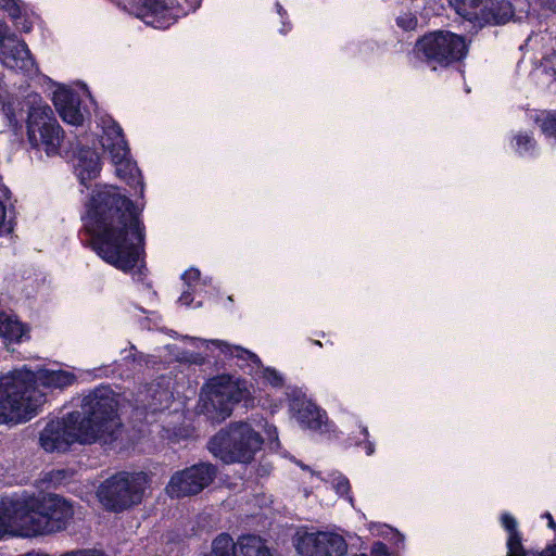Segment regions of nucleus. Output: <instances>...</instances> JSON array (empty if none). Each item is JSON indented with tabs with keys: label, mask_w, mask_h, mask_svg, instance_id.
<instances>
[{
	"label": "nucleus",
	"mask_w": 556,
	"mask_h": 556,
	"mask_svg": "<svg viewBox=\"0 0 556 556\" xmlns=\"http://www.w3.org/2000/svg\"><path fill=\"white\" fill-rule=\"evenodd\" d=\"M289 410L301 428L318 431L327 421V413L298 387L286 392Z\"/></svg>",
	"instance_id": "obj_14"
},
{
	"label": "nucleus",
	"mask_w": 556,
	"mask_h": 556,
	"mask_svg": "<svg viewBox=\"0 0 556 556\" xmlns=\"http://www.w3.org/2000/svg\"><path fill=\"white\" fill-rule=\"evenodd\" d=\"M501 525L508 532V535L513 534L514 532H519L517 529V520L509 513H503L501 515Z\"/></svg>",
	"instance_id": "obj_37"
},
{
	"label": "nucleus",
	"mask_w": 556,
	"mask_h": 556,
	"mask_svg": "<svg viewBox=\"0 0 556 556\" xmlns=\"http://www.w3.org/2000/svg\"><path fill=\"white\" fill-rule=\"evenodd\" d=\"M211 345L219 350L220 354L225 357L233 358L236 361V366L247 375L252 376L253 374L258 372L262 367L261 358L255 353L240 345H231L228 342L218 339L212 340Z\"/></svg>",
	"instance_id": "obj_17"
},
{
	"label": "nucleus",
	"mask_w": 556,
	"mask_h": 556,
	"mask_svg": "<svg viewBox=\"0 0 556 556\" xmlns=\"http://www.w3.org/2000/svg\"><path fill=\"white\" fill-rule=\"evenodd\" d=\"M263 443L261 433L249 422L235 421L216 432L207 446L224 464H250L261 451Z\"/></svg>",
	"instance_id": "obj_6"
},
{
	"label": "nucleus",
	"mask_w": 556,
	"mask_h": 556,
	"mask_svg": "<svg viewBox=\"0 0 556 556\" xmlns=\"http://www.w3.org/2000/svg\"><path fill=\"white\" fill-rule=\"evenodd\" d=\"M539 1L541 2V4L544 8L548 9L553 12H556V0H539Z\"/></svg>",
	"instance_id": "obj_45"
},
{
	"label": "nucleus",
	"mask_w": 556,
	"mask_h": 556,
	"mask_svg": "<svg viewBox=\"0 0 556 556\" xmlns=\"http://www.w3.org/2000/svg\"><path fill=\"white\" fill-rule=\"evenodd\" d=\"M353 445L361 447L365 451L366 455L370 456L375 453V443L369 440V431L366 426H358V435L350 438Z\"/></svg>",
	"instance_id": "obj_29"
},
{
	"label": "nucleus",
	"mask_w": 556,
	"mask_h": 556,
	"mask_svg": "<svg viewBox=\"0 0 556 556\" xmlns=\"http://www.w3.org/2000/svg\"><path fill=\"white\" fill-rule=\"evenodd\" d=\"M129 148H118L117 151L110 153L111 160L116 167L117 176L142 197L143 178L137 163L129 157Z\"/></svg>",
	"instance_id": "obj_15"
},
{
	"label": "nucleus",
	"mask_w": 556,
	"mask_h": 556,
	"mask_svg": "<svg viewBox=\"0 0 556 556\" xmlns=\"http://www.w3.org/2000/svg\"><path fill=\"white\" fill-rule=\"evenodd\" d=\"M276 9H277V13L281 16V18H283L285 15H287V11L283 9V7L279 2H276Z\"/></svg>",
	"instance_id": "obj_47"
},
{
	"label": "nucleus",
	"mask_w": 556,
	"mask_h": 556,
	"mask_svg": "<svg viewBox=\"0 0 556 556\" xmlns=\"http://www.w3.org/2000/svg\"><path fill=\"white\" fill-rule=\"evenodd\" d=\"M36 374L35 371H33ZM36 376V389L40 392L38 388V383H40L45 388H53V389H65L74 384L77 380L75 374L67 370H51V369H42L39 372V376ZM41 393H43L41 391Z\"/></svg>",
	"instance_id": "obj_22"
},
{
	"label": "nucleus",
	"mask_w": 556,
	"mask_h": 556,
	"mask_svg": "<svg viewBox=\"0 0 556 556\" xmlns=\"http://www.w3.org/2000/svg\"><path fill=\"white\" fill-rule=\"evenodd\" d=\"M547 552H549L548 556H556V543L547 545Z\"/></svg>",
	"instance_id": "obj_50"
},
{
	"label": "nucleus",
	"mask_w": 556,
	"mask_h": 556,
	"mask_svg": "<svg viewBox=\"0 0 556 556\" xmlns=\"http://www.w3.org/2000/svg\"><path fill=\"white\" fill-rule=\"evenodd\" d=\"M2 62L5 66L18 70L25 75L37 74L38 65L24 40L16 41L12 46H3L1 49Z\"/></svg>",
	"instance_id": "obj_16"
},
{
	"label": "nucleus",
	"mask_w": 556,
	"mask_h": 556,
	"mask_svg": "<svg viewBox=\"0 0 556 556\" xmlns=\"http://www.w3.org/2000/svg\"><path fill=\"white\" fill-rule=\"evenodd\" d=\"M507 556H526L527 549L522 544V534L520 532H514L509 534L506 542Z\"/></svg>",
	"instance_id": "obj_31"
},
{
	"label": "nucleus",
	"mask_w": 556,
	"mask_h": 556,
	"mask_svg": "<svg viewBox=\"0 0 556 556\" xmlns=\"http://www.w3.org/2000/svg\"><path fill=\"white\" fill-rule=\"evenodd\" d=\"M217 471L215 465L200 462L176 471L170 477L166 491L176 498L197 495L215 480Z\"/></svg>",
	"instance_id": "obj_11"
},
{
	"label": "nucleus",
	"mask_w": 556,
	"mask_h": 556,
	"mask_svg": "<svg viewBox=\"0 0 556 556\" xmlns=\"http://www.w3.org/2000/svg\"><path fill=\"white\" fill-rule=\"evenodd\" d=\"M354 556H367L366 554H356Z\"/></svg>",
	"instance_id": "obj_54"
},
{
	"label": "nucleus",
	"mask_w": 556,
	"mask_h": 556,
	"mask_svg": "<svg viewBox=\"0 0 556 556\" xmlns=\"http://www.w3.org/2000/svg\"><path fill=\"white\" fill-rule=\"evenodd\" d=\"M541 130L549 138L556 139V111L547 112L541 119Z\"/></svg>",
	"instance_id": "obj_33"
},
{
	"label": "nucleus",
	"mask_w": 556,
	"mask_h": 556,
	"mask_svg": "<svg viewBox=\"0 0 556 556\" xmlns=\"http://www.w3.org/2000/svg\"><path fill=\"white\" fill-rule=\"evenodd\" d=\"M311 342H312L313 344H315V345L323 346L321 342H320V341H318V340H314V341H313V340H311Z\"/></svg>",
	"instance_id": "obj_51"
},
{
	"label": "nucleus",
	"mask_w": 556,
	"mask_h": 556,
	"mask_svg": "<svg viewBox=\"0 0 556 556\" xmlns=\"http://www.w3.org/2000/svg\"><path fill=\"white\" fill-rule=\"evenodd\" d=\"M81 216L85 247L116 269L146 275L142 210L116 186L97 185Z\"/></svg>",
	"instance_id": "obj_1"
},
{
	"label": "nucleus",
	"mask_w": 556,
	"mask_h": 556,
	"mask_svg": "<svg viewBox=\"0 0 556 556\" xmlns=\"http://www.w3.org/2000/svg\"><path fill=\"white\" fill-rule=\"evenodd\" d=\"M1 112L7 118L10 126H17L18 118L16 116V105L20 104L17 99L10 93H0Z\"/></svg>",
	"instance_id": "obj_28"
},
{
	"label": "nucleus",
	"mask_w": 556,
	"mask_h": 556,
	"mask_svg": "<svg viewBox=\"0 0 556 556\" xmlns=\"http://www.w3.org/2000/svg\"><path fill=\"white\" fill-rule=\"evenodd\" d=\"M78 421L88 444H114L124 425L118 414V401L110 387H99L83 400Z\"/></svg>",
	"instance_id": "obj_3"
},
{
	"label": "nucleus",
	"mask_w": 556,
	"mask_h": 556,
	"mask_svg": "<svg viewBox=\"0 0 556 556\" xmlns=\"http://www.w3.org/2000/svg\"><path fill=\"white\" fill-rule=\"evenodd\" d=\"M286 25H287V24L283 22V27H286ZM289 29H291V25H290V23H288V30H289ZM281 31H287V29H286V28H282V29H281Z\"/></svg>",
	"instance_id": "obj_52"
},
{
	"label": "nucleus",
	"mask_w": 556,
	"mask_h": 556,
	"mask_svg": "<svg viewBox=\"0 0 556 556\" xmlns=\"http://www.w3.org/2000/svg\"><path fill=\"white\" fill-rule=\"evenodd\" d=\"M46 401V393L36 389L35 374L26 366L0 377V425L30 420Z\"/></svg>",
	"instance_id": "obj_4"
},
{
	"label": "nucleus",
	"mask_w": 556,
	"mask_h": 556,
	"mask_svg": "<svg viewBox=\"0 0 556 556\" xmlns=\"http://www.w3.org/2000/svg\"><path fill=\"white\" fill-rule=\"evenodd\" d=\"M231 546L230 534L220 533L213 540L212 551L205 556H227Z\"/></svg>",
	"instance_id": "obj_30"
},
{
	"label": "nucleus",
	"mask_w": 556,
	"mask_h": 556,
	"mask_svg": "<svg viewBox=\"0 0 556 556\" xmlns=\"http://www.w3.org/2000/svg\"><path fill=\"white\" fill-rule=\"evenodd\" d=\"M200 270L198 268L191 267L187 269L182 275L181 279L188 285L191 286L193 282H198L200 279Z\"/></svg>",
	"instance_id": "obj_40"
},
{
	"label": "nucleus",
	"mask_w": 556,
	"mask_h": 556,
	"mask_svg": "<svg viewBox=\"0 0 556 556\" xmlns=\"http://www.w3.org/2000/svg\"><path fill=\"white\" fill-rule=\"evenodd\" d=\"M7 526H16L22 535L33 538L64 531L74 517L70 501L54 493L14 494L4 497Z\"/></svg>",
	"instance_id": "obj_2"
},
{
	"label": "nucleus",
	"mask_w": 556,
	"mask_h": 556,
	"mask_svg": "<svg viewBox=\"0 0 556 556\" xmlns=\"http://www.w3.org/2000/svg\"><path fill=\"white\" fill-rule=\"evenodd\" d=\"M31 29H33V25H31V23H30V22L25 21V22L23 23L22 30H23L24 33H29Z\"/></svg>",
	"instance_id": "obj_49"
},
{
	"label": "nucleus",
	"mask_w": 556,
	"mask_h": 556,
	"mask_svg": "<svg viewBox=\"0 0 556 556\" xmlns=\"http://www.w3.org/2000/svg\"><path fill=\"white\" fill-rule=\"evenodd\" d=\"M514 16L509 0H485L480 9V22L488 25H504Z\"/></svg>",
	"instance_id": "obj_21"
},
{
	"label": "nucleus",
	"mask_w": 556,
	"mask_h": 556,
	"mask_svg": "<svg viewBox=\"0 0 556 556\" xmlns=\"http://www.w3.org/2000/svg\"><path fill=\"white\" fill-rule=\"evenodd\" d=\"M368 529L372 535L388 540L396 548L404 547L405 536L397 529L382 522H370Z\"/></svg>",
	"instance_id": "obj_25"
},
{
	"label": "nucleus",
	"mask_w": 556,
	"mask_h": 556,
	"mask_svg": "<svg viewBox=\"0 0 556 556\" xmlns=\"http://www.w3.org/2000/svg\"><path fill=\"white\" fill-rule=\"evenodd\" d=\"M515 152L521 157H533L536 155V141L529 132H518L511 140Z\"/></svg>",
	"instance_id": "obj_26"
},
{
	"label": "nucleus",
	"mask_w": 556,
	"mask_h": 556,
	"mask_svg": "<svg viewBox=\"0 0 556 556\" xmlns=\"http://www.w3.org/2000/svg\"><path fill=\"white\" fill-rule=\"evenodd\" d=\"M144 484L143 472L119 471L101 482L97 497L106 511L119 514L141 503Z\"/></svg>",
	"instance_id": "obj_7"
},
{
	"label": "nucleus",
	"mask_w": 556,
	"mask_h": 556,
	"mask_svg": "<svg viewBox=\"0 0 556 556\" xmlns=\"http://www.w3.org/2000/svg\"><path fill=\"white\" fill-rule=\"evenodd\" d=\"M18 556H49L47 555L46 553H41V552H36V551H30V552H27L23 555H18Z\"/></svg>",
	"instance_id": "obj_48"
},
{
	"label": "nucleus",
	"mask_w": 556,
	"mask_h": 556,
	"mask_svg": "<svg viewBox=\"0 0 556 556\" xmlns=\"http://www.w3.org/2000/svg\"><path fill=\"white\" fill-rule=\"evenodd\" d=\"M181 304L190 305V303L193 301L192 292L185 291L181 293L178 300Z\"/></svg>",
	"instance_id": "obj_43"
},
{
	"label": "nucleus",
	"mask_w": 556,
	"mask_h": 556,
	"mask_svg": "<svg viewBox=\"0 0 556 556\" xmlns=\"http://www.w3.org/2000/svg\"><path fill=\"white\" fill-rule=\"evenodd\" d=\"M52 101L63 122L73 126L83 125L84 115L80 111V100L73 90L59 88L54 91Z\"/></svg>",
	"instance_id": "obj_18"
},
{
	"label": "nucleus",
	"mask_w": 556,
	"mask_h": 556,
	"mask_svg": "<svg viewBox=\"0 0 556 556\" xmlns=\"http://www.w3.org/2000/svg\"><path fill=\"white\" fill-rule=\"evenodd\" d=\"M395 24L399 28H401L404 31H412L415 30L418 26V18L417 15L410 11L401 13L395 18Z\"/></svg>",
	"instance_id": "obj_32"
},
{
	"label": "nucleus",
	"mask_w": 556,
	"mask_h": 556,
	"mask_svg": "<svg viewBox=\"0 0 556 556\" xmlns=\"http://www.w3.org/2000/svg\"><path fill=\"white\" fill-rule=\"evenodd\" d=\"M26 124L27 138L34 149L42 148L48 156L59 154L64 130L48 104L30 106Z\"/></svg>",
	"instance_id": "obj_9"
},
{
	"label": "nucleus",
	"mask_w": 556,
	"mask_h": 556,
	"mask_svg": "<svg viewBox=\"0 0 556 556\" xmlns=\"http://www.w3.org/2000/svg\"><path fill=\"white\" fill-rule=\"evenodd\" d=\"M470 40L446 29L429 30L418 37L413 52L431 71L458 67L468 56Z\"/></svg>",
	"instance_id": "obj_5"
},
{
	"label": "nucleus",
	"mask_w": 556,
	"mask_h": 556,
	"mask_svg": "<svg viewBox=\"0 0 556 556\" xmlns=\"http://www.w3.org/2000/svg\"><path fill=\"white\" fill-rule=\"evenodd\" d=\"M333 486L338 494L341 496L348 495V478L344 476H340L338 478V482Z\"/></svg>",
	"instance_id": "obj_41"
},
{
	"label": "nucleus",
	"mask_w": 556,
	"mask_h": 556,
	"mask_svg": "<svg viewBox=\"0 0 556 556\" xmlns=\"http://www.w3.org/2000/svg\"><path fill=\"white\" fill-rule=\"evenodd\" d=\"M485 0H455L454 7L460 16L468 21H480V9Z\"/></svg>",
	"instance_id": "obj_27"
},
{
	"label": "nucleus",
	"mask_w": 556,
	"mask_h": 556,
	"mask_svg": "<svg viewBox=\"0 0 556 556\" xmlns=\"http://www.w3.org/2000/svg\"><path fill=\"white\" fill-rule=\"evenodd\" d=\"M13 227L12 220H7V206L0 201V235L12 232Z\"/></svg>",
	"instance_id": "obj_36"
},
{
	"label": "nucleus",
	"mask_w": 556,
	"mask_h": 556,
	"mask_svg": "<svg viewBox=\"0 0 556 556\" xmlns=\"http://www.w3.org/2000/svg\"><path fill=\"white\" fill-rule=\"evenodd\" d=\"M20 0H0V9L5 11L9 16L16 21L22 17V8Z\"/></svg>",
	"instance_id": "obj_34"
},
{
	"label": "nucleus",
	"mask_w": 556,
	"mask_h": 556,
	"mask_svg": "<svg viewBox=\"0 0 556 556\" xmlns=\"http://www.w3.org/2000/svg\"><path fill=\"white\" fill-rule=\"evenodd\" d=\"M293 545L300 556H344L348 543L330 531H296Z\"/></svg>",
	"instance_id": "obj_12"
},
{
	"label": "nucleus",
	"mask_w": 556,
	"mask_h": 556,
	"mask_svg": "<svg viewBox=\"0 0 556 556\" xmlns=\"http://www.w3.org/2000/svg\"><path fill=\"white\" fill-rule=\"evenodd\" d=\"M230 543L232 546L227 556H277L266 541L255 534L241 535L236 543L230 536Z\"/></svg>",
	"instance_id": "obj_19"
},
{
	"label": "nucleus",
	"mask_w": 556,
	"mask_h": 556,
	"mask_svg": "<svg viewBox=\"0 0 556 556\" xmlns=\"http://www.w3.org/2000/svg\"><path fill=\"white\" fill-rule=\"evenodd\" d=\"M61 556H108V555L103 551H100L97 548H80V549L66 552Z\"/></svg>",
	"instance_id": "obj_38"
},
{
	"label": "nucleus",
	"mask_w": 556,
	"mask_h": 556,
	"mask_svg": "<svg viewBox=\"0 0 556 556\" xmlns=\"http://www.w3.org/2000/svg\"><path fill=\"white\" fill-rule=\"evenodd\" d=\"M130 12L147 25L166 29L186 15L177 0H130Z\"/></svg>",
	"instance_id": "obj_13"
},
{
	"label": "nucleus",
	"mask_w": 556,
	"mask_h": 556,
	"mask_svg": "<svg viewBox=\"0 0 556 556\" xmlns=\"http://www.w3.org/2000/svg\"><path fill=\"white\" fill-rule=\"evenodd\" d=\"M350 505L354 508V498L350 495L349 498Z\"/></svg>",
	"instance_id": "obj_53"
},
{
	"label": "nucleus",
	"mask_w": 556,
	"mask_h": 556,
	"mask_svg": "<svg viewBox=\"0 0 556 556\" xmlns=\"http://www.w3.org/2000/svg\"><path fill=\"white\" fill-rule=\"evenodd\" d=\"M101 142L109 153L117 151L118 148H128L122 127L114 121L104 128Z\"/></svg>",
	"instance_id": "obj_24"
},
{
	"label": "nucleus",
	"mask_w": 556,
	"mask_h": 556,
	"mask_svg": "<svg viewBox=\"0 0 556 556\" xmlns=\"http://www.w3.org/2000/svg\"><path fill=\"white\" fill-rule=\"evenodd\" d=\"M27 331L28 328L24 324L0 312V337L5 345L22 342Z\"/></svg>",
	"instance_id": "obj_23"
},
{
	"label": "nucleus",
	"mask_w": 556,
	"mask_h": 556,
	"mask_svg": "<svg viewBox=\"0 0 556 556\" xmlns=\"http://www.w3.org/2000/svg\"><path fill=\"white\" fill-rule=\"evenodd\" d=\"M5 513H4V506H3V500L0 501V532L3 531L7 526V519H5Z\"/></svg>",
	"instance_id": "obj_42"
},
{
	"label": "nucleus",
	"mask_w": 556,
	"mask_h": 556,
	"mask_svg": "<svg viewBox=\"0 0 556 556\" xmlns=\"http://www.w3.org/2000/svg\"><path fill=\"white\" fill-rule=\"evenodd\" d=\"M264 378L270 386H273L275 388H279V387L283 386V377L275 368H271V367L265 368L264 369Z\"/></svg>",
	"instance_id": "obj_35"
},
{
	"label": "nucleus",
	"mask_w": 556,
	"mask_h": 556,
	"mask_svg": "<svg viewBox=\"0 0 556 556\" xmlns=\"http://www.w3.org/2000/svg\"><path fill=\"white\" fill-rule=\"evenodd\" d=\"M79 410L50 420L40 432V446L47 452H66L74 443L88 444L78 421Z\"/></svg>",
	"instance_id": "obj_10"
},
{
	"label": "nucleus",
	"mask_w": 556,
	"mask_h": 556,
	"mask_svg": "<svg viewBox=\"0 0 556 556\" xmlns=\"http://www.w3.org/2000/svg\"><path fill=\"white\" fill-rule=\"evenodd\" d=\"M542 518H546L547 519V526L548 528L555 530L556 529V521L554 520L552 514L549 511H545L543 515H542Z\"/></svg>",
	"instance_id": "obj_44"
},
{
	"label": "nucleus",
	"mask_w": 556,
	"mask_h": 556,
	"mask_svg": "<svg viewBox=\"0 0 556 556\" xmlns=\"http://www.w3.org/2000/svg\"><path fill=\"white\" fill-rule=\"evenodd\" d=\"M76 172L79 182L88 188L89 182L96 179L101 172V162L96 150L89 147L78 149Z\"/></svg>",
	"instance_id": "obj_20"
},
{
	"label": "nucleus",
	"mask_w": 556,
	"mask_h": 556,
	"mask_svg": "<svg viewBox=\"0 0 556 556\" xmlns=\"http://www.w3.org/2000/svg\"><path fill=\"white\" fill-rule=\"evenodd\" d=\"M549 552H547V546L540 551V552H534V551H527V553L525 554L526 556H548Z\"/></svg>",
	"instance_id": "obj_46"
},
{
	"label": "nucleus",
	"mask_w": 556,
	"mask_h": 556,
	"mask_svg": "<svg viewBox=\"0 0 556 556\" xmlns=\"http://www.w3.org/2000/svg\"><path fill=\"white\" fill-rule=\"evenodd\" d=\"M370 555L371 556H392L388 546L381 541H376L372 543L371 548H370Z\"/></svg>",
	"instance_id": "obj_39"
},
{
	"label": "nucleus",
	"mask_w": 556,
	"mask_h": 556,
	"mask_svg": "<svg viewBox=\"0 0 556 556\" xmlns=\"http://www.w3.org/2000/svg\"><path fill=\"white\" fill-rule=\"evenodd\" d=\"M250 401L247 380L224 374L214 377L210 383V392L204 401L202 412L213 422L227 419L235 405Z\"/></svg>",
	"instance_id": "obj_8"
}]
</instances>
